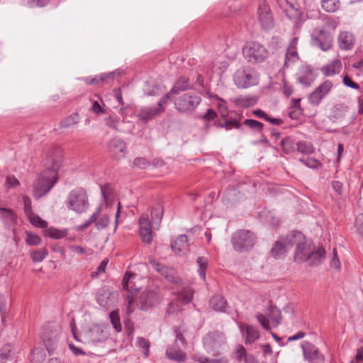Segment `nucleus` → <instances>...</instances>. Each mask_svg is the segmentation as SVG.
<instances>
[{
    "label": "nucleus",
    "mask_w": 363,
    "mask_h": 363,
    "mask_svg": "<svg viewBox=\"0 0 363 363\" xmlns=\"http://www.w3.org/2000/svg\"><path fill=\"white\" fill-rule=\"evenodd\" d=\"M256 235L249 230H238L231 237L233 249L239 252L248 251L256 243Z\"/></svg>",
    "instance_id": "423d86ee"
},
{
    "label": "nucleus",
    "mask_w": 363,
    "mask_h": 363,
    "mask_svg": "<svg viewBox=\"0 0 363 363\" xmlns=\"http://www.w3.org/2000/svg\"><path fill=\"white\" fill-rule=\"evenodd\" d=\"M333 84L330 80H325L320 84L308 96L309 102L313 106H318L321 101L329 94L332 89Z\"/></svg>",
    "instance_id": "4468645a"
},
{
    "label": "nucleus",
    "mask_w": 363,
    "mask_h": 363,
    "mask_svg": "<svg viewBox=\"0 0 363 363\" xmlns=\"http://www.w3.org/2000/svg\"><path fill=\"white\" fill-rule=\"evenodd\" d=\"M60 338V331L58 329H45L43 334V341L44 345L49 353L52 355L57 347Z\"/></svg>",
    "instance_id": "2eb2a0df"
},
{
    "label": "nucleus",
    "mask_w": 363,
    "mask_h": 363,
    "mask_svg": "<svg viewBox=\"0 0 363 363\" xmlns=\"http://www.w3.org/2000/svg\"><path fill=\"white\" fill-rule=\"evenodd\" d=\"M79 121V115L78 113H73L60 122L61 128H69Z\"/></svg>",
    "instance_id": "c03bdc74"
},
{
    "label": "nucleus",
    "mask_w": 363,
    "mask_h": 363,
    "mask_svg": "<svg viewBox=\"0 0 363 363\" xmlns=\"http://www.w3.org/2000/svg\"><path fill=\"white\" fill-rule=\"evenodd\" d=\"M137 275L135 273L127 271L122 279V289L130 293L129 295H135L140 290V287L137 286L134 280Z\"/></svg>",
    "instance_id": "5701e85b"
},
{
    "label": "nucleus",
    "mask_w": 363,
    "mask_h": 363,
    "mask_svg": "<svg viewBox=\"0 0 363 363\" xmlns=\"http://www.w3.org/2000/svg\"><path fill=\"white\" fill-rule=\"evenodd\" d=\"M201 102V98L194 93H186L174 101V107L180 113H191Z\"/></svg>",
    "instance_id": "0eeeda50"
},
{
    "label": "nucleus",
    "mask_w": 363,
    "mask_h": 363,
    "mask_svg": "<svg viewBox=\"0 0 363 363\" xmlns=\"http://www.w3.org/2000/svg\"><path fill=\"white\" fill-rule=\"evenodd\" d=\"M30 223L38 228H45L48 226V223L45 220H43L40 216L35 213H31L27 216Z\"/></svg>",
    "instance_id": "09e8293b"
},
{
    "label": "nucleus",
    "mask_w": 363,
    "mask_h": 363,
    "mask_svg": "<svg viewBox=\"0 0 363 363\" xmlns=\"http://www.w3.org/2000/svg\"><path fill=\"white\" fill-rule=\"evenodd\" d=\"M165 354L169 359L179 363L185 362L186 359V353L176 344L169 345Z\"/></svg>",
    "instance_id": "b1692460"
},
{
    "label": "nucleus",
    "mask_w": 363,
    "mask_h": 363,
    "mask_svg": "<svg viewBox=\"0 0 363 363\" xmlns=\"http://www.w3.org/2000/svg\"><path fill=\"white\" fill-rule=\"evenodd\" d=\"M125 118L121 121L120 118L116 115H112L106 118V125L111 128L114 129L118 132H123V130L121 128V123L124 122Z\"/></svg>",
    "instance_id": "e433bc0d"
},
{
    "label": "nucleus",
    "mask_w": 363,
    "mask_h": 363,
    "mask_svg": "<svg viewBox=\"0 0 363 363\" xmlns=\"http://www.w3.org/2000/svg\"><path fill=\"white\" fill-rule=\"evenodd\" d=\"M282 150L286 154H291L296 150V143L295 140L291 137H286L281 141Z\"/></svg>",
    "instance_id": "c9c22d12"
},
{
    "label": "nucleus",
    "mask_w": 363,
    "mask_h": 363,
    "mask_svg": "<svg viewBox=\"0 0 363 363\" xmlns=\"http://www.w3.org/2000/svg\"><path fill=\"white\" fill-rule=\"evenodd\" d=\"M234 82L239 88H248L255 84L253 70L250 68H241L234 74Z\"/></svg>",
    "instance_id": "ddd939ff"
},
{
    "label": "nucleus",
    "mask_w": 363,
    "mask_h": 363,
    "mask_svg": "<svg viewBox=\"0 0 363 363\" xmlns=\"http://www.w3.org/2000/svg\"><path fill=\"white\" fill-rule=\"evenodd\" d=\"M192 298L193 296H177V298L169 303L168 311L174 312L175 311H180L183 306L189 303L192 301Z\"/></svg>",
    "instance_id": "7c9ffc66"
},
{
    "label": "nucleus",
    "mask_w": 363,
    "mask_h": 363,
    "mask_svg": "<svg viewBox=\"0 0 363 363\" xmlns=\"http://www.w3.org/2000/svg\"><path fill=\"white\" fill-rule=\"evenodd\" d=\"M243 124L258 133H261L264 129V124L254 119H245Z\"/></svg>",
    "instance_id": "8fccbe9b"
},
{
    "label": "nucleus",
    "mask_w": 363,
    "mask_h": 363,
    "mask_svg": "<svg viewBox=\"0 0 363 363\" xmlns=\"http://www.w3.org/2000/svg\"><path fill=\"white\" fill-rule=\"evenodd\" d=\"M114 97L116 98V101L119 103V104L121 106L120 108L119 113H121L122 116H123L125 110L129 106L128 105H125V102L123 99L122 96V91L121 89H115L113 90Z\"/></svg>",
    "instance_id": "864d4df0"
},
{
    "label": "nucleus",
    "mask_w": 363,
    "mask_h": 363,
    "mask_svg": "<svg viewBox=\"0 0 363 363\" xmlns=\"http://www.w3.org/2000/svg\"><path fill=\"white\" fill-rule=\"evenodd\" d=\"M115 77L114 72L103 73L99 75H96L94 77H87L83 79V81L87 85H98L101 82H105L108 79H113Z\"/></svg>",
    "instance_id": "2f4dec72"
},
{
    "label": "nucleus",
    "mask_w": 363,
    "mask_h": 363,
    "mask_svg": "<svg viewBox=\"0 0 363 363\" xmlns=\"http://www.w3.org/2000/svg\"><path fill=\"white\" fill-rule=\"evenodd\" d=\"M240 328L242 333L245 334L246 344H252L259 337V333L255 327L247 324H242Z\"/></svg>",
    "instance_id": "bb28decb"
},
{
    "label": "nucleus",
    "mask_w": 363,
    "mask_h": 363,
    "mask_svg": "<svg viewBox=\"0 0 363 363\" xmlns=\"http://www.w3.org/2000/svg\"><path fill=\"white\" fill-rule=\"evenodd\" d=\"M42 239L36 234L26 231V243L30 246H38L41 244Z\"/></svg>",
    "instance_id": "603ef678"
},
{
    "label": "nucleus",
    "mask_w": 363,
    "mask_h": 363,
    "mask_svg": "<svg viewBox=\"0 0 363 363\" xmlns=\"http://www.w3.org/2000/svg\"><path fill=\"white\" fill-rule=\"evenodd\" d=\"M62 150L58 147H52L48 153L45 169L33 184V195L39 199L47 194L58 180L57 169L61 157Z\"/></svg>",
    "instance_id": "f257e3e1"
},
{
    "label": "nucleus",
    "mask_w": 363,
    "mask_h": 363,
    "mask_svg": "<svg viewBox=\"0 0 363 363\" xmlns=\"http://www.w3.org/2000/svg\"><path fill=\"white\" fill-rule=\"evenodd\" d=\"M152 296H128L127 306L125 308L126 316L124 318V325L128 336L134 332V323L130 319V315L134 311L135 306L141 310H147L152 306L151 298Z\"/></svg>",
    "instance_id": "7ed1b4c3"
},
{
    "label": "nucleus",
    "mask_w": 363,
    "mask_h": 363,
    "mask_svg": "<svg viewBox=\"0 0 363 363\" xmlns=\"http://www.w3.org/2000/svg\"><path fill=\"white\" fill-rule=\"evenodd\" d=\"M153 268L163 276L169 282L178 284H180V278L177 276L175 269L163 265L162 264L154 261L151 262Z\"/></svg>",
    "instance_id": "a211bd4d"
},
{
    "label": "nucleus",
    "mask_w": 363,
    "mask_h": 363,
    "mask_svg": "<svg viewBox=\"0 0 363 363\" xmlns=\"http://www.w3.org/2000/svg\"><path fill=\"white\" fill-rule=\"evenodd\" d=\"M323 9L327 12L336 11L340 6L339 0H322Z\"/></svg>",
    "instance_id": "49530a36"
},
{
    "label": "nucleus",
    "mask_w": 363,
    "mask_h": 363,
    "mask_svg": "<svg viewBox=\"0 0 363 363\" xmlns=\"http://www.w3.org/2000/svg\"><path fill=\"white\" fill-rule=\"evenodd\" d=\"M243 55L248 62L252 63L262 62L268 56V51L260 43L248 42L243 48Z\"/></svg>",
    "instance_id": "6e6552de"
},
{
    "label": "nucleus",
    "mask_w": 363,
    "mask_h": 363,
    "mask_svg": "<svg viewBox=\"0 0 363 363\" xmlns=\"http://www.w3.org/2000/svg\"><path fill=\"white\" fill-rule=\"evenodd\" d=\"M95 226L98 230H103L108 227L110 223V218L108 215H103L99 219L97 218Z\"/></svg>",
    "instance_id": "13d9d810"
},
{
    "label": "nucleus",
    "mask_w": 363,
    "mask_h": 363,
    "mask_svg": "<svg viewBox=\"0 0 363 363\" xmlns=\"http://www.w3.org/2000/svg\"><path fill=\"white\" fill-rule=\"evenodd\" d=\"M189 89H194L193 84H190V79L186 76H181L173 85L171 89V93L173 94H178L181 91H184Z\"/></svg>",
    "instance_id": "393cba45"
},
{
    "label": "nucleus",
    "mask_w": 363,
    "mask_h": 363,
    "mask_svg": "<svg viewBox=\"0 0 363 363\" xmlns=\"http://www.w3.org/2000/svg\"><path fill=\"white\" fill-rule=\"evenodd\" d=\"M313 69L308 65H302L296 74L297 82L304 86H310L315 79Z\"/></svg>",
    "instance_id": "6ab92c4d"
},
{
    "label": "nucleus",
    "mask_w": 363,
    "mask_h": 363,
    "mask_svg": "<svg viewBox=\"0 0 363 363\" xmlns=\"http://www.w3.org/2000/svg\"><path fill=\"white\" fill-rule=\"evenodd\" d=\"M101 212V206L97 207L96 211L90 216V218L86 221L77 227V230L84 231V230H86L89 226H90L91 223H94V221L97 220Z\"/></svg>",
    "instance_id": "37998d69"
},
{
    "label": "nucleus",
    "mask_w": 363,
    "mask_h": 363,
    "mask_svg": "<svg viewBox=\"0 0 363 363\" xmlns=\"http://www.w3.org/2000/svg\"><path fill=\"white\" fill-rule=\"evenodd\" d=\"M298 40V37H294L291 40L285 54L284 68H288L291 64L299 60L297 51Z\"/></svg>",
    "instance_id": "412c9836"
},
{
    "label": "nucleus",
    "mask_w": 363,
    "mask_h": 363,
    "mask_svg": "<svg viewBox=\"0 0 363 363\" xmlns=\"http://www.w3.org/2000/svg\"><path fill=\"white\" fill-rule=\"evenodd\" d=\"M267 315L262 313L256 315L257 319L266 330H269L272 328L279 325L281 321V311L272 305L267 308Z\"/></svg>",
    "instance_id": "1a4fd4ad"
},
{
    "label": "nucleus",
    "mask_w": 363,
    "mask_h": 363,
    "mask_svg": "<svg viewBox=\"0 0 363 363\" xmlns=\"http://www.w3.org/2000/svg\"><path fill=\"white\" fill-rule=\"evenodd\" d=\"M338 43L340 48L345 50H351L354 44L353 35L349 32H342L338 37Z\"/></svg>",
    "instance_id": "cd10ccee"
},
{
    "label": "nucleus",
    "mask_w": 363,
    "mask_h": 363,
    "mask_svg": "<svg viewBox=\"0 0 363 363\" xmlns=\"http://www.w3.org/2000/svg\"><path fill=\"white\" fill-rule=\"evenodd\" d=\"M303 238L300 231H292L286 235L279 236L270 250V254L274 259H280L287 253L288 249Z\"/></svg>",
    "instance_id": "39448f33"
},
{
    "label": "nucleus",
    "mask_w": 363,
    "mask_h": 363,
    "mask_svg": "<svg viewBox=\"0 0 363 363\" xmlns=\"http://www.w3.org/2000/svg\"><path fill=\"white\" fill-rule=\"evenodd\" d=\"M33 359L40 362L45 359L46 354L42 348H35L32 352Z\"/></svg>",
    "instance_id": "e2e57ef3"
},
{
    "label": "nucleus",
    "mask_w": 363,
    "mask_h": 363,
    "mask_svg": "<svg viewBox=\"0 0 363 363\" xmlns=\"http://www.w3.org/2000/svg\"><path fill=\"white\" fill-rule=\"evenodd\" d=\"M45 235L52 239H61L68 234L67 229L59 230L55 228H49L45 230Z\"/></svg>",
    "instance_id": "58836bf2"
},
{
    "label": "nucleus",
    "mask_w": 363,
    "mask_h": 363,
    "mask_svg": "<svg viewBox=\"0 0 363 363\" xmlns=\"http://www.w3.org/2000/svg\"><path fill=\"white\" fill-rule=\"evenodd\" d=\"M303 356L309 363H324V357L320 353L318 349L308 342L301 344Z\"/></svg>",
    "instance_id": "f3484780"
},
{
    "label": "nucleus",
    "mask_w": 363,
    "mask_h": 363,
    "mask_svg": "<svg viewBox=\"0 0 363 363\" xmlns=\"http://www.w3.org/2000/svg\"><path fill=\"white\" fill-rule=\"evenodd\" d=\"M102 198L106 203L113 198L114 189L111 183L100 186Z\"/></svg>",
    "instance_id": "ea45409f"
},
{
    "label": "nucleus",
    "mask_w": 363,
    "mask_h": 363,
    "mask_svg": "<svg viewBox=\"0 0 363 363\" xmlns=\"http://www.w3.org/2000/svg\"><path fill=\"white\" fill-rule=\"evenodd\" d=\"M48 255V250L45 248L38 250H30L29 255L33 262H42Z\"/></svg>",
    "instance_id": "4c0bfd02"
},
{
    "label": "nucleus",
    "mask_w": 363,
    "mask_h": 363,
    "mask_svg": "<svg viewBox=\"0 0 363 363\" xmlns=\"http://www.w3.org/2000/svg\"><path fill=\"white\" fill-rule=\"evenodd\" d=\"M50 0H22V4L29 8L44 7Z\"/></svg>",
    "instance_id": "5fc2aeb1"
},
{
    "label": "nucleus",
    "mask_w": 363,
    "mask_h": 363,
    "mask_svg": "<svg viewBox=\"0 0 363 363\" xmlns=\"http://www.w3.org/2000/svg\"><path fill=\"white\" fill-rule=\"evenodd\" d=\"M342 69L341 61L338 59L334 60L331 63L323 67L321 71L323 74L326 77L333 76L336 74H339Z\"/></svg>",
    "instance_id": "c756f323"
},
{
    "label": "nucleus",
    "mask_w": 363,
    "mask_h": 363,
    "mask_svg": "<svg viewBox=\"0 0 363 363\" xmlns=\"http://www.w3.org/2000/svg\"><path fill=\"white\" fill-rule=\"evenodd\" d=\"M151 216L152 219H157L160 221L163 216V206L161 203H156L152 208Z\"/></svg>",
    "instance_id": "4d7b16f0"
},
{
    "label": "nucleus",
    "mask_w": 363,
    "mask_h": 363,
    "mask_svg": "<svg viewBox=\"0 0 363 363\" xmlns=\"http://www.w3.org/2000/svg\"><path fill=\"white\" fill-rule=\"evenodd\" d=\"M23 202L24 206L23 209L26 216L33 213V212L32 211V201L30 197H28V196H23Z\"/></svg>",
    "instance_id": "338daca9"
},
{
    "label": "nucleus",
    "mask_w": 363,
    "mask_h": 363,
    "mask_svg": "<svg viewBox=\"0 0 363 363\" xmlns=\"http://www.w3.org/2000/svg\"><path fill=\"white\" fill-rule=\"evenodd\" d=\"M133 164L140 169H146L150 165V162L144 157H136L133 160Z\"/></svg>",
    "instance_id": "774afa93"
},
{
    "label": "nucleus",
    "mask_w": 363,
    "mask_h": 363,
    "mask_svg": "<svg viewBox=\"0 0 363 363\" xmlns=\"http://www.w3.org/2000/svg\"><path fill=\"white\" fill-rule=\"evenodd\" d=\"M348 108L342 104H337L334 106L333 113V118L337 121L340 120L345 116L347 112Z\"/></svg>",
    "instance_id": "3c124183"
},
{
    "label": "nucleus",
    "mask_w": 363,
    "mask_h": 363,
    "mask_svg": "<svg viewBox=\"0 0 363 363\" xmlns=\"http://www.w3.org/2000/svg\"><path fill=\"white\" fill-rule=\"evenodd\" d=\"M162 113H163V109L158 108L157 106L155 107L145 106L138 111L137 116L140 121L146 123Z\"/></svg>",
    "instance_id": "4be33fe9"
},
{
    "label": "nucleus",
    "mask_w": 363,
    "mask_h": 363,
    "mask_svg": "<svg viewBox=\"0 0 363 363\" xmlns=\"http://www.w3.org/2000/svg\"><path fill=\"white\" fill-rule=\"evenodd\" d=\"M188 238L186 235H180L171 243L172 250L177 253L182 252L188 246Z\"/></svg>",
    "instance_id": "473e14b6"
},
{
    "label": "nucleus",
    "mask_w": 363,
    "mask_h": 363,
    "mask_svg": "<svg viewBox=\"0 0 363 363\" xmlns=\"http://www.w3.org/2000/svg\"><path fill=\"white\" fill-rule=\"evenodd\" d=\"M321 20L322 26L321 27H318L319 29L329 30L330 33H331V31H334L336 29L337 26V21L331 16H323Z\"/></svg>",
    "instance_id": "a19ab883"
},
{
    "label": "nucleus",
    "mask_w": 363,
    "mask_h": 363,
    "mask_svg": "<svg viewBox=\"0 0 363 363\" xmlns=\"http://www.w3.org/2000/svg\"><path fill=\"white\" fill-rule=\"evenodd\" d=\"M217 118L218 113L213 108H208L206 113L200 117V118L205 122L214 121Z\"/></svg>",
    "instance_id": "0e129e2a"
},
{
    "label": "nucleus",
    "mask_w": 363,
    "mask_h": 363,
    "mask_svg": "<svg viewBox=\"0 0 363 363\" xmlns=\"http://www.w3.org/2000/svg\"><path fill=\"white\" fill-rule=\"evenodd\" d=\"M299 162L309 168L315 169L321 165V163L315 158L308 157L306 159L301 158Z\"/></svg>",
    "instance_id": "bf43d9fd"
},
{
    "label": "nucleus",
    "mask_w": 363,
    "mask_h": 363,
    "mask_svg": "<svg viewBox=\"0 0 363 363\" xmlns=\"http://www.w3.org/2000/svg\"><path fill=\"white\" fill-rule=\"evenodd\" d=\"M311 40L313 45L327 51L333 46V38L329 30L315 28L311 33Z\"/></svg>",
    "instance_id": "9b49d317"
},
{
    "label": "nucleus",
    "mask_w": 363,
    "mask_h": 363,
    "mask_svg": "<svg viewBox=\"0 0 363 363\" xmlns=\"http://www.w3.org/2000/svg\"><path fill=\"white\" fill-rule=\"evenodd\" d=\"M217 108L222 118H225L228 116V110L225 102L223 99H219V101L217 104Z\"/></svg>",
    "instance_id": "69168bd1"
},
{
    "label": "nucleus",
    "mask_w": 363,
    "mask_h": 363,
    "mask_svg": "<svg viewBox=\"0 0 363 363\" xmlns=\"http://www.w3.org/2000/svg\"><path fill=\"white\" fill-rule=\"evenodd\" d=\"M108 151L113 157L119 160L125 155V143L119 138H113L109 142Z\"/></svg>",
    "instance_id": "aec40b11"
},
{
    "label": "nucleus",
    "mask_w": 363,
    "mask_h": 363,
    "mask_svg": "<svg viewBox=\"0 0 363 363\" xmlns=\"http://www.w3.org/2000/svg\"><path fill=\"white\" fill-rule=\"evenodd\" d=\"M223 121H216L214 125L218 128H225L227 130L235 129H240L242 124L240 123V118H223Z\"/></svg>",
    "instance_id": "c85d7f7f"
},
{
    "label": "nucleus",
    "mask_w": 363,
    "mask_h": 363,
    "mask_svg": "<svg viewBox=\"0 0 363 363\" xmlns=\"http://www.w3.org/2000/svg\"><path fill=\"white\" fill-rule=\"evenodd\" d=\"M235 102L238 106L247 108L254 105L255 100L250 97L240 96L235 100Z\"/></svg>",
    "instance_id": "6e6d98bb"
},
{
    "label": "nucleus",
    "mask_w": 363,
    "mask_h": 363,
    "mask_svg": "<svg viewBox=\"0 0 363 363\" xmlns=\"http://www.w3.org/2000/svg\"><path fill=\"white\" fill-rule=\"evenodd\" d=\"M139 235L143 242L150 245L153 239L152 223L146 215L139 219Z\"/></svg>",
    "instance_id": "dca6fc26"
},
{
    "label": "nucleus",
    "mask_w": 363,
    "mask_h": 363,
    "mask_svg": "<svg viewBox=\"0 0 363 363\" xmlns=\"http://www.w3.org/2000/svg\"><path fill=\"white\" fill-rule=\"evenodd\" d=\"M11 296H0V313L3 322L5 321L6 314L11 309Z\"/></svg>",
    "instance_id": "f704fd0d"
},
{
    "label": "nucleus",
    "mask_w": 363,
    "mask_h": 363,
    "mask_svg": "<svg viewBox=\"0 0 363 363\" xmlns=\"http://www.w3.org/2000/svg\"><path fill=\"white\" fill-rule=\"evenodd\" d=\"M225 345V337L218 331L210 332L203 338V345L206 351L213 356L219 354L220 350Z\"/></svg>",
    "instance_id": "9d476101"
},
{
    "label": "nucleus",
    "mask_w": 363,
    "mask_h": 363,
    "mask_svg": "<svg viewBox=\"0 0 363 363\" xmlns=\"http://www.w3.org/2000/svg\"><path fill=\"white\" fill-rule=\"evenodd\" d=\"M304 236L296 242L294 260L307 262L309 266H318L325 259L326 252L323 247L315 249L311 242L306 241Z\"/></svg>",
    "instance_id": "f03ea898"
},
{
    "label": "nucleus",
    "mask_w": 363,
    "mask_h": 363,
    "mask_svg": "<svg viewBox=\"0 0 363 363\" xmlns=\"http://www.w3.org/2000/svg\"><path fill=\"white\" fill-rule=\"evenodd\" d=\"M257 17L262 29L269 30L274 27V20L269 6L264 1L259 3Z\"/></svg>",
    "instance_id": "f8f14e48"
},
{
    "label": "nucleus",
    "mask_w": 363,
    "mask_h": 363,
    "mask_svg": "<svg viewBox=\"0 0 363 363\" xmlns=\"http://www.w3.org/2000/svg\"><path fill=\"white\" fill-rule=\"evenodd\" d=\"M11 350L12 346L10 344H6L2 346L0 350V359L1 362H4L8 359Z\"/></svg>",
    "instance_id": "680f3d73"
},
{
    "label": "nucleus",
    "mask_w": 363,
    "mask_h": 363,
    "mask_svg": "<svg viewBox=\"0 0 363 363\" xmlns=\"http://www.w3.org/2000/svg\"><path fill=\"white\" fill-rule=\"evenodd\" d=\"M210 306L216 311H225L228 306L224 296H212L209 301Z\"/></svg>",
    "instance_id": "72a5a7b5"
},
{
    "label": "nucleus",
    "mask_w": 363,
    "mask_h": 363,
    "mask_svg": "<svg viewBox=\"0 0 363 363\" xmlns=\"http://www.w3.org/2000/svg\"><path fill=\"white\" fill-rule=\"evenodd\" d=\"M137 343L140 348L145 350L144 355L145 357H147L150 353V342L144 337H139L137 339Z\"/></svg>",
    "instance_id": "052dcab7"
},
{
    "label": "nucleus",
    "mask_w": 363,
    "mask_h": 363,
    "mask_svg": "<svg viewBox=\"0 0 363 363\" xmlns=\"http://www.w3.org/2000/svg\"><path fill=\"white\" fill-rule=\"evenodd\" d=\"M109 317L114 330L118 333L121 332L122 330V326L118 310H115L111 312Z\"/></svg>",
    "instance_id": "a18cd8bd"
},
{
    "label": "nucleus",
    "mask_w": 363,
    "mask_h": 363,
    "mask_svg": "<svg viewBox=\"0 0 363 363\" xmlns=\"http://www.w3.org/2000/svg\"><path fill=\"white\" fill-rule=\"evenodd\" d=\"M65 204L68 209L77 213L86 212L89 207V196L86 189L82 187L72 189L65 201Z\"/></svg>",
    "instance_id": "20e7f679"
},
{
    "label": "nucleus",
    "mask_w": 363,
    "mask_h": 363,
    "mask_svg": "<svg viewBox=\"0 0 363 363\" xmlns=\"http://www.w3.org/2000/svg\"><path fill=\"white\" fill-rule=\"evenodd\" d=\"M0 219L6 227H11L17 223V216L12 209L0 207Z\"/></svg>",
    "instance_id": "a878e982"
},
{
    "label": "nucleus",
    "mask_w": 363,
    "mask_h": 363,
    "mask_svg": "<svg viewBox=\"0 0 363 363\" xmlns=\"http://www.w3.org/2000/svg\"><path fill=\"white\" fill-rule=\"evenodd\" d=\"M296 150L300 153L304 155H311L315 151V148L313 145L306 141H299L296 143Z\"/></svg>",
    "instance_id": "79ce46f5"
},
{
    "label": "nucleus",
    "mask_w": 363,
    "mask_h": 363,
    "mask_svg": "<svg viewBox=\"0 0 363 363\" xmlns=\"http://www.w3.org/2000/svg\"><path fill=\"white\" fill-rule=\"evenodd\" d=\"M196 262L199 265V275L204 281L206 279V270L208 264V259L204 257H199Z\"/></svg>",
    "instance_id": "de8ad7c7"
}]
</instances>
